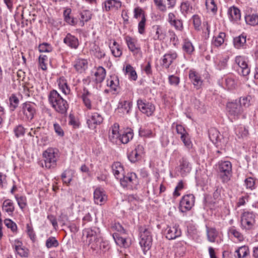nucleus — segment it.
I'll return each mask as SVG.
<instances>
[{"label": "nucleus", "mask_w": 258, "mask_h": 258, "mask_svg": "<svg viewBox=\"0 0 258 258\" xmlns=\"http://www.w3.org/2000/svg\"><path fill=\"white\" fill-rule=\"evenodd\" d=\"M110 48L112 54L115 57H120L121 55L122 51L116 41L113 42V46H110Z\"/></svg>", "instance_id": "nucleus-43"}, {"label": "nucleus", "mask_w": 258, "mask_h": 258, "mask_svg": "<svg viewBox=\"0 0 258 258\" xmlns=\"http://www.w3.org/2000/svg\"><path fill=\"white\" fill-rule=\"evenodd\" d=\"M70 171L65 170L61 174V178L63 182L66 184H69L72 181V177L70 176Z\"/></svg>", "instance_id": "nucleus-60"}, {"label": "nucleus", "mask_w": 258, "mask_h": 258, "mask_svg": "<svg viewBox=\"0 0 258 258\" xmlns=\"http://www.w3.org/2000/svg\"><path fill=\"white\" fill-rule=\"evenodd\" d=\"M63 42L69 47L76 49L79 46V40L78 38L70 33H68L63 39Z\"/></svg>", "instance_id": "nucleus-20"}, {"label": "nucleus", "mask_w": 258, "mask_h": 258, "mask_svg": "<svg viewBox=\"0 0 258 258\" xmlns=\"http://www.w3.org/2000/svg\"><path fill=\"white\" fill-rule=\"evenodd\" d=\"M141 240L140 244L142 248L144 253L146 254L150 250L152 244V236L151 229L146 226L139 227Z\"/></svg>", "instance_id": "nucleus-2"}, {"label": "nucleus", "mask_w": 258, "mask_h": 258, "mask_svg": "<svg viewBox=\"0 0 258 258\" xmlns=\"http://www.w3.org/2000/svg\"><path fill=\"white\" fill-rule=\"evenodd\" d=\"M245 20L247 24L250 26H256L258 25V14H252L246 15Z\"/></svg>", "instance_id": "nucleus-32"}, {"label": "nucleus", "mask_w": 258, "mask_h": 258, "mask_svg": "<svg viewBox=\"0 0 258 258\" xmlns=\"http://www.w3.org/2000/svg\"><path fill=\"white\" fill-rule=\"evenodd\" d=\"M119 125L117 123H115L111 126L110 132L109 133V139L110 141L114 142L115 139L119 138Z\"/></svg>", "instance_id": "nucleus-26"}, {"label": "nucleus", "mask_w": 258, "mask_h": 258, "mask_svg": "<svg viewBox=\"0 0 258 258\" xmlns=\"http://www.w3.org/2000/svg\"><path fill=\"white\" fill-rule=\"evenodd\" d=\"M11 110L14 111L18 106L19 100L15 94H12L9 98Z\"/></svg>", "instance_id": "nucleus-41"}, {"label": "nucleus", "mask_w": 258, "mask_h": 258, "mask_svg": "<svg viewBox=\"0 0 258 258\" xmlns=\"http://www.w3.org/2000/svg\"><path fill=\"white\" fill-rule=\"evenodd\" d=\"M128 49L135 54H137L140 51V47L137 43V40L130 36L124 38Z\"/></svg>", "instance_id": "nucleus-15"}, {"label": "nucleus", "mask_w": 258, "mask_h": 258, "mask_svg": "<svg viewBox=\"0 0 258 258\" xmlns=\"http://www.w3.org/2000/svg\"><path fill=\"white\" fill-rule=\"evenodd\" d=\"M139 135L141 137H153L154 135L150 130L140 128L139 130Z\"/></svg>", "instance_id": "nucleus-59"}, {"label": "nucleus", "mask_w": 258, "mask_h": 258, "mask_svg": "<svg viewBox=\"0 0 258 258\" xmlns=\"http://www.w3.org/2000/svg\"><path fill=\"white\" fill-rule=\"evenodd\" d=\"M14 132L16 137L19 138L24 135L25 130L21 124H19L14 128Z\"/></svg>", "instance_id": "nucleus-53"}, {"label": "nucleus", "mask_w": 258, "mask_h": 258, "mask_svg": "<svg viewBox=\"0 0 258 258\" xmlns=\"http://www.w3.org/2000/svg\"><path fill=\"white\" fill-rule=\"evenodd\" d=\"M48 101L57 112L62 115L66 114L69 104L56 90H53L49 92Z\"/></svg>", "instance_id": "nucleus-1"}, {"label": "nucleus", "mask_w": 258, "mask_h": 258, "mask_svg": "<svg viewBox=\"0 0 258 258\" xmlns=\"http://www.w3.org/2000/svg\"><path fill=\"white\" fill-rule=\"evenodd\" d=\"M57 82L59 89L63 94L68 95L70 93L71 90L67 84L66 79L63 78H60Z\"/></svg>", "instance_id": "nucleus-29"}, {"label": "nucleus", "mask_w": 258, "mask_h": 258, "mask_svg": "<svg viewBox=\"0 0 258 258\" xmlns=\"http://www.w3.org/2000/svg\"><path fill=\"white\" fill-rule=\"evenodd\" d=\"M134 134L132 131L123 133L122 135L119 136V139L123 144H127L133 138Z\"/></svg>", "instance_id": "nucleus-36"}, {"label": "nucleus", "mask_w": 258, "mask_h": 258, "mask_svg": "<svg viewBox=\"0 0 258 258\" xmlns=\"http://www.w3.org/2000/svg\"><path fill=\"white\" fill-rule=\"evenodd\" d=\"M177 53L175 52H169L163 56L162 66L166 69H168L177 57Z\"/></svg>", "instance_id": "nucleus-19"}, {"label": "nucleus", "mask_w": 258, "mask_h": 258, "mask_svg": "<svg viewBox=\"0 0 258 258\" xmlns=\"http://www.w3.org/2000/svg\"><path fill=\"white\" fill-rule=\"evenodd\" d=\"M15 197L19 207L23 210L26 206V198L23 196H16Z\"/></svg>", "instance_id": "nucleus-57"}, {"label": "nucleus", "mask_w": 258, "mask_h": 258, "mask_svg": "<svg viewBox=\"0 0 258 258\" xmlns=\"http://www.w3.org/2000/svg\"><path fill=\"white\" fill-rule=\"evenodd\" d=\"M220 179L223 183H227L232 176V164L230 161H221L218 164Z\"/></svg>", "instance_id": "nucleus-4"}, {"label": "nucleus", "mask_w": 258, "mask_h": 258, "mask_svg": "<svg viewBox=\"0 0 258 258\" xmlns=\"http://www.w3.org/2000/svg\"><path fill=\"white\" fill-rule=\"evenodd\" d=\"M255 215L252 212H243L241 216V228L245 230L252 229L255 223Z\"/></svg>", "instance_id": "nucleus-8"}, {"label": "nucleus", "mask_w": 258, "mask_h": 258, "mask_svg": "<svg viewBox=\"0 0 258 258\" xmlns=\"http://www.w3.org/2000/svg\"><path fill=\"white\" fill-rule=\"evenodd\" d=\"M235 61L239 67L238 72L243 76H247L250 73V69L248 67L245 58L242 56H238L236 57Z\"/></svg>", "instance_id": "nucleus-13"}, {"label": "nucleus", "mask_w": 258, "mask_h": 258, "mask_svg": "<svg viewBox=\"0 0 258 258\" xmlns=\"http://www.w3.org/2000/svg\"><path fill=\"white\" fill-rule=\"evenodd\" d=\"M48 61V57L45 55H40L39 57V64L40 67L42 70H47V63L46 62Z\"/></svg>", "instance_id": "nucleus-50"}, {"label": "nucleus", "mask_w": 258, "mask_h": 258, "mask_svg": "<svg viewBox=\"0 0 258 258\" xmlns=\"http://www.w3.org/2000/svg\"><path fill=\"white\" fill-rule=\"evenodd\" d=\"M3 209L10 215H12L15 210L14 203L11 200H6L3 202Z\"/></svg>", "instance_id": "nucleus-31"}, {"label": "nucleus", "mask_w": 258, "mask_h": 258, "mask_svg": "<svg viewBox=\"0 0 258 258\" xmlns=\"http://www.w3.org/2000/svg\"><path fill=\"white\" fill-rule=\"evenodd\" d=\"M112 172L117 179H120V177L124 175V169L121 164L119 162H114L112 165Z\"/></svg>", "instance_id": "nucleus-21"}, {"label": "nucleus", "mask_w": 258, "mask_h": 258, "mask_svg": "<svg viewBox=\"0 0 258 258\" xmlns=\"http://www.w3.org/2000/svg\"><path fill=\"white\" fill-rule=\"evenodd\" d=\"M45 167L50 169L54 168L56 166V162L58 159V151L55 148H48L43 153Z\"/></svg>", "instance_id": "nucleus-3"}, {"label": "nucleus", "mask_w": 258, "mask_h": 258, "mask_svg": "<svg viewBox=\"0 0 258 258\" xmlns=\"http://www.w3.org/2000/svg\"><path fill=\"white\" fill-rule=\"evenodd\" d=\"M189 78L195 87L197 89L201 88L203 84V81L200 74L194 71L190 70L189 72Z\"/></svg>", "instance_id": "nucleus-17"}, {"label": "nucleus", "mask_w": 258, "mask_h": 258, "mask_svg": "<svg viewBox=\"0 0 258 258\" xmlns=\"http://www.w3.org/2000/svg\"><path fill=\"white\" fill-rule=\"evenodd\" d=\"M220 133L215 128H211L209 131L210 140L214 144H217L220 140Z\"/></svg>", "instance_id": "nucleus-34"}, {"label": "nucleus", "mask_w": 258, "mask_h": 258, "mask_svg": "<svg viewBox=\"0 0 258 258\" xmlns=\"http://www.w3.org/2000/svg\"><path fill=\"white\" fill-rule=\"evenodd\" d=\"M251 99V96L248 95L247 96L240 97L238 102L241 106H243V108L249 106Z\"/></svg>", "instance_id": "nucleus-49"}, {"label": "nucleus", "mask_w": 258, "mask_h": 258, "mask_svg": "<svg viewBox=\"0 0 258 258\" xmlns=\"http://www.w3.org/2000/svg\"><path fill=\"white\" fill-rule=\"evenodd\" d=\"M246 36L244 33L236 37L233 39V43L235 48H240L243 47L246 43Z\"/></svg>", "instance_id": "nucleus-28"}, {"label": "nucleus", "mask_w": 258, "mask_h": 258, "mask_svg": "<svg viewBox=\"0 0 258 258\" xmlns=\"http://www.w3.org/2000/svg\"><path fill=\"white\" fill-rule=\"evenodd\" d=\"M83 234L86 235L89 244H92L94 246H98V242L101 238L100 231L99 228L93 227L85 229L83 230Z\"/></svg>", "instance_id": "nucleus-5"}, {"label": "nucleus", "mask_w": 258, "mask_h": 258, "mask_svg": "<svg viewBox=\"0 0 258 258\" xmlns=\"http://www.w3.org/2000/svg\"><path fill=\"white\" fill-rule=\"evenodd\" d=\"M255 180L251 177L246 178L244 180L245 184L247 188L250 189L251 190L255 188Z\"/></svg>", "instance_id": "nucleus-54"}, {"label": "nucleus", "mask_w": 258, "mask_h": 258, "mask_svg": "<svg viewBox=\"0 0 258 258\" xmlns=\"http://www.w3.org/2000/svg\"><path fill=\"white\" fill-rule=\"evenodd\" d=\"M94 202L98 205L103 204L107 200L104 191L101 188H96L94 192Z\"/></svg>", "instance_id": "nucleus-16"}, {"label": "nucleus", "mask_w": 258, "mask_h": 258, "mask_svg": "<svg viewBox=\"0 0 258 258\" xmlns=\"http://www.w3.org/2000/svg\"><path fill=\"white\" fill-rule=\"evenodd\" d=\"M236 136L239 139H244L248 135V130L244 126H238L235 130Z\"/></svg>", "instance_id": "nucleus-33"}, {"label": "nucleus", "mask_w": 258, "mask_h": 258, "mask_svg": "<svg viewBox=\"0 0 258 258\" xmlns=\"http://www.w3.org/2000/svg\"><path fill=\"white\" fill-rule=\"evenodd\" d=\"M121 6V3L117 0H108L104 3V8L106 11L117 10Z\"/></svg>", "instance_id": "nucleus-24"}, {"label": "nucleus", "mask_w": 258, "mask_h": 258, "mask_svg": "<svg viewBox=\"0 0 258 258\" xmlns=\"http://www.w3.org/2000/svg\"><path fill=\"white\" fill-rule=\"evenodd\" d=\"M192 9V7L190 6L188 1L182 2L180 4V11L184 15H186L190 10Z\"/></svg>", "instance_id": "nucleus-46"}, {"label": "nucleus", "mask_w": 258, "mask_h": 258, "mask_svg": "<svg viewBox=\"0 0 258 258\" xmlns=\"http://www.w3.org/2000/svg\"><path fill=\"white\" fill-rule=\"evenodd\" d=\"M225 36V33L220 32L218 36L213 37L212 44L216 47L221 46L224 43Z\"/></svg>", "instance_id": "nucleus-35"}, {"label": "nucleus", "mask_w": 258, "mask_h": 258, "mask_svg": "<svg viewBox=\"0 0 258 258\" xmlns=\"http://www.w3.org/2000/svg\"><path fill=\"white\" fill-rule=\"evenodd\" d=\"M4 223L7 227L10 228L13 232H16L17 229V226L15 223L10 219H6Z\"/></svg>", "instance_id": "nucleus-58"}, {"label": "nucleus", "mask_w": 258, "mask_h": 258, "mask_svg": "<svg viewBox=\"0 0 258 258\" xmlns=\"http://www.w3.org/2000/svg\"><path fill=\"white\" fill-rule=\"evenodd\" d=\"M22 106V110L25 118L27 120H31L36 112L34 104L28 102L23 103Z\"/></svg>", "instance_id": "nucleus-12"}, {"label": "nucleus", "mask_w": 258, "mask_h": 258, "mask_svg": "<svg viewBox=\"0 0 258 258\" xmlns=\"http://www.w3.org/2000/svg\"><path fill=\"white\" fill-rule=\"evenodd\" d=\"M175 127L176 133L180 135V139L184 145L187 148H190L191 146V143L188 138V135L184 127L180 124H176Z\"/></svg>", "instance_id": "nucleus-14"}, {"label": "nucleus", "mask_w": 258, "mask_h": 258, "mask_svg": "<svg viewBox=\"0 0 258 258\" xmlns=\"http://www.w3.org/2000/svg\"><path fill=\"white\" fill-rule=\"evenodd\" d=\"M225 84L228 89H233L235 88L236 83L232 78L228 77L225 79Z\"/></svg>", "instance_id": "nucleus-55"}, {"label": "nucleus", "mask_w": 258, "mask_h": 258, "mask_svg": "<svg viewBox=\"0 0 258 258\" xmlns=\"http://www.w3.org/2000/svg\"><path fill=\"white\" fill-rule=\"evenodd\" d=\"M126 73L128 75V78L133 80H136L137 79V75L133 68L130 64L126 66Z\"/></svg>", "instance_id": "nucleus-44"}, {"label": "nucleus", "mask_w": 258, "mask_h": 258, "mask_svg": "<svg viewBox=\"0 0 258 258\" xmlns=\"http://www.w3.org/2000/svg\"><path fill=\"white\" fill-rule=\"evenodd\" d=\"M58 245V241L54 237L50 236L46 239L45 245L47 248L56 247Z\"/></svg>", "instance_id": "nucleus-42"}, {"label": "nucleus", "mask_w": 258, "mask_h": 258, "mask_svg": "<svg viewBox=\"0 0 258 258\" xmlns=\"http://www.w3.org/2000/svg\"><path fill=\"white\" fill-rule=\"evenodd\" d=\"M195 198L192 194L185 195L180 203V210L182 213L190 210L194 206Z\"/></svg>", "instance_id": "nucleus-9"}, {"label": "nucleus", "mask_w": 258, "mask_h": 258, "mask_svg": "<svg viewBox=\"0 0 258 258\" xmlns=\"http://www.w3.org/2000/svg\"><path fill=\"white\" fill-rule=\"evenodd\" d=\"M88 63L87 59L78 58L75 62L74 67L78 72L81 73L87 69Z\"/></svg>", "instance_id": "nucleus-23"}, {"label": "nucleus", "mask_w": 258, "mask_h": 258, "mask_svg": "<svg viewBox=\"0 0 258 258\" xmlns=\"http://www.w3.org/2000/svg\"><path fill=\"white\" fill-rule=\"evenodd\" d=\"M226 108L228 116L231 119L235 120L239 118L241 116H244L243 106H241L239 102H229L227 104Z\"/></svg>", "instance_id": "nucleus-6"}, {"label": "nucleus", "mask_w": 258, "mask_h": 258, "mask_svg": "<svg viewBox=\"0 0 258 258\" xmlns=\"http://www.w3.org/2000/svg\"><path fill=\"white\" fill-rule=\"evenodd\" d=\"M15 251L21 256H27L28 254L27 249L22 246V242L19 240H16L15 241L14 245Z\"/></svg>", "instance_id": "nucleus-27"}, {"label": "nucleus", "mask_w": 258, "mask_h": 258, "mask_svg": "<svg viewBox=\"0 0 258 258\" xmlns=\"http://www.w3.org/2000/svg\"><path fill=\"white\" fill-rule=\"evenodd\" d=\"M80 24L82 26L84 25V22H87L91 19L92 14L88 10L83 11L81 13Z\"/></svg>", "instance_id": "nucleus-38"}, {"label": "nucleus", "mask_w": 258, "mask_h": 258, "mask_svg": "<svg viewBox=\"0 0 258 258\" xmlns=\"http://www.w3.org/2000/svg\"><path fill=\"white\" fill-rule=\"evenodd\" d=\"M205 5L208 10L214 13L217 12V8L214 0H206Z\"/></svg>", "instance_id": "nucleus-48"}, {"label": "nucleus", "mask_w": 258, "mask_h": 258, "mask_svg": "<svg viewBox=\"0 0 258 258\" xmlns=\"http://www.w3.org/2000/svg\"><path fill=\"white\" fill-rule=\"evenodd\" d=\"M114 239L116 243L121 246L126 247L127 246V243L126 242V240L124 238H123L120 236H117L115 237L113 236Z\"/></svg>", "instance_id": "nucleus-61"}, {"label": "nucleus", "mask_w": 258, "mask_h": 258, "mask_svg": "<svg viewBox=\"0 0 258 258\" xmlns=\"http://www.w3.org/2000/svg\"><path fill=\"white\" fill-rule=\"evenodd\" d=\"M137 105L139 110L148 116H151L155 111V106L151 103L142 99H138Z\"/></svg>", "instance_id": "nucleus-10"}, {"label": "nucleus", "mask_w": 258, "mask_h": 258, "mask_svg": "<svg viewBox=\"0 0 258 258\" xmlns=\"http://www.w3.org/2000/svg\"><path fill=\"white\" fill-rule=\"evenodd\" d=\"M120 183L123 187L130 189L136 188L139 184L137 176L135 173H128L123 175L120 179Z\"/></svg>", "instance_id": "nucleus-7"}, {"label": "nucleus", "mask_w": 258, "mask_h": 258, "mask_svg": "<svg viewBox=\"0 0 258 258\" xmlns=\"http://www.w3.org/2000/svg\"><path fill=\"white\" fill-rule=\"evenodd\" d=\"M131 106L132 103L131 102L127 101H121L119 102L118 107L119 109H122V112L123 113L125 112L126 113H128Z\"/></svg>", "instance_id": "nucleus-40"}, {"label": "nucleus", "mask_w": 258, "mask_h": 258, "mask_svg": "<svg viewBox=\"0 0 258 258\" xmlns=\"http://www.w3.org/2000/svg\"><path fill=\"white\" fill-rule=\"evenodd\" d=\"M183 50L187 53H191L194 50L192 43L189 41L185 42L183 45Z\"/></svg>", "instance_id": "nucleus-64"}, {"label": "nucleus", "mask_w": 258, "mask_h": 258, "mask_svg": "<svg viewBox=\"0 0 258 258\" xmlns=\"http://www.w3.org/2000/svg\"><path fill=\"white\" fill-rule=\"evenodd\" d=\"M103 120L102 115L98 112L91 113L88 115L87 123L88 127L91 129L96 128L97 125L100 124Z\"/></svg>", "instance_id": "nucleus-11"}, {"label": "nucleus", "mask_w": 258, "mask_h": 258, "mask_svg": "<svg viewBox=\"0 0 258 258\" xmlns=\"http://www.w3.org/2000/svg\"><path fill=\"white\" fill-rule=\"evenodd\" d=\"M229 18L231 21H236L240 20L241 17L240 11L235 7L229 8L228 11Z\"/></svg>", "instance_id": "nucleus-22"}, {"label": "nucleus", "mask_w": 258, "mask_h": 258, "mask_svg": "<svg viewBox=\"0 0 258 258\" xmlns=\"http://www.w3.org/2000/svg\"><path fill=\"white\" fill-rule=\"evenodd\" d=\"M207 232L208 240L214 242L218 234L216 229L214 228L208 229Z\"/></svg>", "instance_id": "nucleus-47"}, {"label": "nucleus", "mask_w": 258, "mask_h": 258, "mask_svg": "<svg viewBox=\"0 0 258 258\" xmlns=\"http://www.w3.org/2000/svg\"><path fill=\"white\" fill-rule=\"evenodd\" d=\"M171 26H173L177 30L181 31L183 29V22L181 19H176L175 20L170 24Z\"/></svg>", "instance_id": "nucleus-52"}, {"label": "nucleus", "mask_w": 258, "mask_h": 258, "mask_svg": "<svg viewBox=\"0 0 258 258\" xmlns=\"http://www.w3.org/2000/svg\"><path fill=\"white\" fill-rule=\"evenodd\" d=\"M146 19L145 15H143L141 20L138 24V31L141 34H143L145 31V25H146Z\"/></svg>", "instance_id": "nucleus-51"}, {"label": "nucleus", "mask_w": 258, "mask_h": 258, "mask_svg": "<svg viewBox=\"0 0 258 258\" xmlns=\"http://www.w3.org/2000/svg\"><path fill=\"white\" fill-rule=\"evenodd\" d=\"M153 31L155 32V34H153V38L154 40L161 39L164 38V34L162 30L159 26H153L152 27Z\"/></svg>", "instance_id": "nucleus-39"}, {"label": "nucleus", "mask_w": 258, "mask_h": 258, "mask_svg": "<svg viewBox=\"0 0 258 258\" xmlns=\"http://www.w3.org/2000/svg\"><path fill=\"white\" fill-rule=\"evenodd\" d=\"M38 48L39 51L42 52H49L52 51V47L50 44L47 43H43L40 44Z\"/></svg>", "instance_id": "nucleus-56"}, {"label": "nucleus", "mask_w": 258, "mask_h": 258, "mask_svg": "<svg viewBox=\"0 0 258 258\" xmlns=\"http://www.w3.org/2000/svg\"><path fill=\"white\" fill-rule=\"evenodd\" d=\"M154 3L157 9L162 13L166 12L167 10L166 5L164 3L163 0H154Z\"/></svg>", "instance_id": "nucleus-45"}, {"label": "nucleus", "mask_w": 258, "mask_h": 258, "mask_svg": "<svg viewBox=\"0 0 258 258\" xmlns=\"http://www.w3.org/2000/svg\"><path fill=\"white\" fill-rule=\"evenodd\" d=\"M235 252L237 254V258H244L249 254V248L248 246H242L237 249Z\"/></svg>", "instance_id": "nucleus-37"}, {"label": "nucleus", "mask_w": 258, "mask_h": 258, "mask_svg": "<svg viewBox=\"0 0 258 258\" xmlns=\"http://www.w3.org/2000/svg\"><path fill=\"white\" fill-rule=\"evenodd\" d=\"M229 233L233 235L235 237L238 238L239 240H241L243 238L241 234L239 231H238L234 227H231L229 229Z\"/></svg>", "instance_id": "nucleus-63"}, {"label": "nucleus", "mask_w": 258, "mask_h": 258, "mask_svg": "<svg viewBox=\"0 0 258 258\" xmlns=\"http://www.w3.org/2000/svg\"><path fill=\"white\" fill-rule=\"evenodd\" d=\"M94 76L96 77L95 81L96 83H100L102 82L106 76L105 69L102 67H98L94 74Z\"/></svg>", "instance_id": "nucleus-25"}, {"label": "nucleus", "mask_w": 258, "mask_h": 258, "mask_svg": "<svg viewBox=\"0 0 258 258\" xmlns=\"http://www.w3.org/2000/svg\"><path fill=\"white\" fill-rule=\"evenodd\" d=\"M141 156V155L134 150L130 153L128 158L132 162H135Z\"/></svg>", "instance_id": "nucleus-62"}, {"label": "nucleus", "mask_w": 258, "mask_h": 258, "mask_svg": "<svg viewBox=\"0 0 258 258\" xmlns=\"http://www.w3.org/2000/svg\"><path fill=\"white\" fill-rule=\"evenodd\" d=\"M181 231L178 228V226L174 225L172 227H168L167 228V233L166 237L169 239L172 240L181 235Z\"/></svg>", "instance_id": "nucleus-18"}, {"label": "nucleus", "mask_w": 258, "mask_h": 258, "mask_svg": "<svg viewBox=\"0 0 258 258\" xmlns=\"http://www.w3.org/2000/svg\"><path fill=\"white\" fill-rule=\"evenodd\" d=\"M71 13V9H67L63 11L64 20L68 24L75 26L77 24V21L74 17L70 16Z\"/></svg>", "instance_id": "nucleus-30"}]
</instances>
